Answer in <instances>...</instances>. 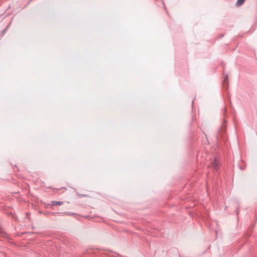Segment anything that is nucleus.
<instances>
[{
    "label": "nucleus",
    "mask_w": 257,
    "mask_h": 257,
    "mask_svg": "<svg viewBox=\"0 0 257 257\" xmlns=\"http://www.w3.org/2000/svg\"><path fill=\"white\" fill-rule=\"evenodd\" d=\"M0 235L2 237L7 238L9 235L0 227Z\"/></svg>",
    "instance_id": "1"
},
{
    "label": "nucleus",
    "mask_w": 257,
    "mask_h": 257,
    "mask_svg": "<svg viewBox=\"0 0 257 257\" xmlns=\"http://www.w3.org/2000/svg\"><path fill=\"white\" fill-rule=\"evenodd\" d=\"M218 162L217 161V159H215L214 162L212 163V167L214 169L217 171L218 169Z\"/></svg>",
    "instance_id": "2"
},
{
    "label": "nucleus",
    "mask_w": 257,
    "mask_h": 257,
    "mask_svg": "<svg viewBox=\"0 0 257 257\" xmlns=\"http://www.w3.org/2000/svg\"><path fill=\"white\" fill-rule=\"evenodd\" d=\"M63 204V202L62 201H52L51 202V205L52 206L62 205Z\"/></svg>",
    "instance_id": "3"
},
{
    "label": "nucleus",
    "mask_w": 257,
    "mask_h": 257,
    "mask_svg": "<svg viewBox=\"0 0 257 257\" xmlns=\"http://www.w3.org/2000/svg\"><path fill=\"white\" fill-rule=\"evenodd\" d=\"M244 1L245 0H237L236 3V5L237 6H240L244 3Z\"/></svg>",
    "instance_id": "4"
},
{
    "label": "nucleus",
    "mask_w": 257,
    "mask_h": 257,
    "mask_svg": "<svg viewBox=\"0 0 257 257\" xmlns=\"http://www.w3.org/2000/svg\"><path fill=\"white\" fill-rule=\"evenodd\" d=\"M64 214L65 215H75V214L74 213H70L69 212H65V213H64Z\"/></svg>",
    "instance_id": "5"
},
{
    "label": "nucleus",
    "mask_w": 257,
    "mask_h": 257,
    "mask_svg": "<svg viewBox=\"0 0 257 257\" xmlns=\"http://www.w3.org/2000/svg\"><path fill=\"white\" fill-rule=\"evenodd\" d=\"M228 76H225V77L224 78V83H228Z\"/></svg>",
    "instance_id": "6"
}]
</instances>
